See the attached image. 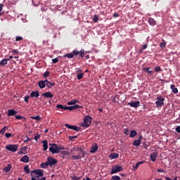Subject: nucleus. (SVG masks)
Returning a JSON list of instances; mask_svg holds the SVG:
<instances>
[{"label":"nucleus","instance_id":"nucleus-22","mask_svg":"<svg viewBox=\"0 0 180 180\" xmlns=\"http://www.w3.org/2000/svg\"><path fill=\"white\" fill-rule=\"evenodd\" d=\"M120 157V155L117 153H112L110 155L111 159H117Z\"/></svg>","mask_w":180,"mask_h":180},{"label":"nucleus","instance_id":"nucleus-59","mask_svg":"<svg viewBox=\"0 0 180 180\" xmlns=\"http://www.w3.org/2000/svg\"><path fill=\"white\" fill-rule=\"evenodd\" d=\"M165 179L166 180H177L178 177L176 176L174 179H171L169 177H166Z\"/></svg>","mask_w":180,"mask_h":180},{"label":"nucleus","instance_id":"nucleus-56","mask_svg":"<svg viewBox=\"0 0 180 180\" xmlns=\"http://www.w3.org/2000/svg\"><path fill=\"white\" fill-rule=\"evenodd\" d=\"M27 148H28L27 146H24V147H22V148H21V150H23L24 152H27Z\"/></svg>","mask_w":180,"mask_h":180},{"label":"nucleus","instance_id":"nucleus-4","mask_svg":"<svg viewBox=\"0 0 180 180\" xmlns=\"http://www.w3.org/2000/svg\"><path fill=\"white\" fill-rule=\"evenodd\" d=\"M91 117L89 116H86L84 118V124H83V127H89L91 124Z\"/></svg>","mask_w":180,"mask_h":180},{"label":"nucleus","instance_id":"nucleus-58","mask_svg":"<svg viewBox=\"0 0 180 180\" xmlns=\"http://www.w3.org/2000/svg\"><path fill=\"white\" fill-rule=\"evenodd\" d=\"M175 130L177 133H180V126H178L177 127H176Z\"/></svg>","mask_w":180,"mask_h":180},{"label":"nucleus","instance_id":"nucleus-61","mask_svg":"<svg viewBox=\"0 0 180 180\" xmlns=\"http://www.w3.org/2000/svg\"><path fill=\"white\" fill-rule=\"evenodd\" d=\"M148 46V45H147V44H146L145 45L143 46L142 47V50H146V49Z\"/></svg>","mask_w":180,"mask_h":180},{"label":"nucleus","instance_id":"nucleus-35","mask_svg":"<svg viewBox=\"0 0 180 180\" xmlns=\"http://www.w3.org/2000/svg\"><path fill=\"white\" fill-rule=\"evenodd\" d=\"M24 171H25V172H26L27 174H30V167H29L28 165H26V166L24 167Z\"/></svg>","mask_w":180,"mask_h":180},{"label":"nucleus","instance_id":"nucleus-12","mask_svg":"<svg viewBox=\"0 0 180 180\" xmlns=\"http://www.w3.org/2000/svg\"><path fill=\"white\" fill-rule=\"evenodd\" d=\"M98 149V145L97 143H95L94 145H92V146L90 148V152L92 153H95L97 152Z\"/></svg>","mask_w":180,"mask_h":180},{"label":"nucleus","instance_id":"nucleus-52","mask_svg":"<svg viewBox=\"0 0 180 180\" xmlns=\"http://www.w3.org/2000/svg\"><path fill=\"white\" fill-rule=\"evenodd\" d=\"M124 134H125L126 135H129V129H125L124 130Z\"/></svg>","mask_w":180,"mask_h":180},{"label":"nucleus","instance_id":"nucleus-46","mask_svg":"<svg viewBox=\"0 0 180 180\" xmlns=\"http://www.w3.org/2000/svg\"><path fill=\"white\" fill-rule=\"evenodd\" d=\"M139 166H140V163H136V165H135V166L134 167V168H133V170L134 171H136L138 168H139Z\"/></svg>","mask_w":180,"mask_h":180},{"label":"nucleus","instance_id":"nucleus-43","mask_svg":"<svg viewBox=\"0 0 180 180\" xmlns=\"http://www.w3.org/2000/svg\"><path fill=\"white\" fill-rule=\"evenodd\" d=\"M84 108L83 106L79 105H75L73 106L74 110H77V109H79V108Z\"/></svg>","mask_w":180,"mask_h":180},{"label":"nucleus","instance_id":"nucleus-5","mask_svg":"<svg viewBox=\"0 0 180 180\" xmlns=\"http://www.w3.org/2000/svg\"><path fill=\"white\" fill-rule=\"evenodd\" d=\"M6 149H7L9 151L16 152L18 149V146L15 144H9L6 146Z\"/></svg>","mask_w":180,"mask_h":180},{"label":"nucleus","instance_id":"nucleus-11","mask_svg":"<svg viewBox=\"0 0 180 180\" xmlns=\"http://www.w3.org/2000/svg\"><path fill=\"white\" fill-rule=\"evenodd\" d=\"M127 105L132 108H137L140 106V101L129 103Z\"/></svg>","mask_w":180,"mask_h":180},{"label":"nucleus","instance_id":"nucleus-6","mask_svg":"<svg viewBox=\"0 0 180 180\" xmlns=\"http://www.w3.org/2000/svg\"><path fill=\"white\" fill-rule=\"evenodd\" d=\"M79 55V53H78V51H73L72 53H68V54H66V55H64L63 57V58H74L75 56H77Z\"/></svg>","mask_w":180,"mask_h":180},{"label":"nucleus","instance_id":"nucleus-16","mask_svg":"<svg viewBox=\"0 0 180 180\" xmlns=\"http://www.w3.org/2000/svg\"><path fill=\"white\" fill-rule=\"evenodd\" d=\"M38 86H39V87L41 88V89L45 88L46 86V80H45V81L41 80V81L39 82H38Z\"/></svg>","mask_w":180,"mask_h":180},{"label":"nucleus","instance_id":"nucleus-29","mask_svg":"<svg viewBox=\"0 0 180 180\" xmlns=\"http://www.w3.org/2000/svg\"><path fill=\"white\" fill-rule=\"evenodd\" d=\"M136 136H137V131H136L135 130H131V131H130V135H129V136H130L131 138H134V137Z\"/></svg>","mask_w":180,"mask_h":180},{"label":"nucleus","instance_id":"nucleus-40","mask_svg":"<svg viewBox=\"0 0 180 180\" xmlns=\"http://www.w3.org/2000/svg\"><path fill=\"white\" fill-rule=\"evenodd\" d=\"M154 70H155V72H160L162 71V69H161V67H155Z\"/></svg>","mask_w":180,"mask_h":180},{"label":"nucleus","instance_id":"nucleus-23","mask_svg":"<svg viewBox=\"0 0 180 180\" xmlns=\"http://www.w3.org/2000/svg\"><path fill=\"white\" fill-rule=\"evenodd\" d=\"M157 153H153L152 154H150V160L153 162H155L157 160Z\"/></svg>","mask_w":180,"mask_h":180},{"label":"nucleus","instance_id":"nucleus-63","mask_svg":"<svg viewBox=\"0 0 180 180\" xmlns=\"http://www.w3.org/2000/svg\"><path fill=\"white\" fill-rule=\"evenodd\" d=\"M164 169H158V172H162V173H164Z\"/></svg>","mask_w":180,"mask_h":180},{"label":"nucleus","instance_id":"nucleus-3","mask_svg":"<svg viewBox=\"0 0 180 180\" xmlns=\"http://www.w3.org/2000/svg\"><path fill=\"white\" fill-rule=\"evenodd\" d=\"M164 101H165V98H162V96L157 97V101L155 102L157 108H161L164 105Z\"/></svg>","mask_w":180,"mask_h":180},{"label":"nucleus","instance_id":"nucleus-15","mask_svg":"<svg viewBox=\"0 0 180 180\" xmlns=\"http://www.w3.org/2000/svg\"><path fill=\"white\" fill-rule=\"evenodd\" d=\"M41 96H43L45 98H52L54 96L53 94L50 91L46 92V93H44V94H42Z\"/></svg>","mask_w":180,"mask_h":180},{"label":"nucleus","instance_id":"nucleus-45","mask_svg":"<svg viewBox=\"0 0 180 180\" xmlns=\"http://www.w3.org/2000/svg\"><path fill=\"white\" fill-rule=\"evenodd\" d=\"M50 75V72L46 71V72H44V74L43 75L44 77H48Z\"/></svg>","mask_w":180,"mask_h":180},{"label":"nucleus","instance_id":"nucleus-26","mask_svg":"<svg viewBox=\"0 0 180 180\" xmlns=\"http://www.w3.org/2000/svg\"><path fill=\"white\" fill-rule=\"evenodd\" d=\"M78 55L81 58H84L85 56V50L84 49H81L80 51H77Z\"/></svg>","mask_w":180,"mask_h":180},{"label":"nucleus","instance_id":"nucleus-64","mask_svg":"<svg viewBox=\"0 0 180 180\" xmlns=\"http://www.w3.org/2000/svg\"><path fill=\"white\" fill-rule=\"evenodd\" d=\"M80 72H82V70L80 69H77L76 74H79Z\"/></svg>","mask_w":180,"mask_h":180},{"label":"nucleus","instance_id":"nucleus-54","mask_svg":"<svg viewBox=\"0 0 180 180\" xmlns=\"http://www.w3.org/2000/svg\"><path fill=\"white\" fill-rule=\"evenodd\" d=\"M11 53H13V54H18L19 51H18V50L13 49L11 51Z\"/></svg>","mask_w":180,"mask_h":180},{"label":"nucleus","instance_id":"nucleus-10","mask_svg":"<svg viewBox=\"0 0 180 180\" xmlns=\"http://www.w3.org/2000/svg\"><path fill=\"white\" fill-rule=\"evenodd\" d=\"M141 139H143V136L140 135L138 140L134 141L133 145L136 146H139L141 144Z\"/></svg>","mask_w":180,"mask_h":180},{"label":"nucleus","instance_id":"nucleus-50","mask_svg":"<svg viewBox=\"0 0 180 180\" xmlns=\"http://www.w3.org/2000/svg\"><path fill=\"white\" fill-rule=\"evenodd\" d=\"M61 155H63V158H64L65 155H69V153L67 151H62Z\"/></svg>","mask_w":180,"mask_h":180},{"label":"nucleus","instance_id":"nucleus-27","mask_svg":"<svg viewBox=\"0 0 180 180\" xmlns=\"http://www.w3.org/2000/svg\"><path fill=\"white\" fill-rule=\"evenodd\" d=\"M150 69H151V68H143L142 70L144 72H147L148 75H153V71L150 70Z\"/></svg>","mask_w":180,"mask_h":180},{"label":"nucleus","instance_id":"nucleus-17","mask_svg":"<svg viewBox=\"0 0 180 180\" xmlns=\"http://www.w3.org/2000/svg\"><path fill=\"white\" fill-rule=\"evenodd\" d=\"M20 161L27 163L30 161V157L28 155H24L20 158Z\"/></svg>","mask_w":180,"mask_h":180},{"label":"nucleus","instance_id":"nucleus-33","mask_svg":"<svg viewBox=\"0 0 180 180\" xmlns=\"http://www.w3.org/2000/svg\"><path fill=\"white\" fill-rule=\"evenodd\" d=\"M57 108H60L63 110H66V105H56Z\"/></svg>","mask_w":180,"mask_h":180},{"label":"nucleus","instance_id":"nucleus-19","mask_svg":"<svg viewBox=\"0 0 180 180\" xmlns=\"http://www.w3.org/2000/svg\"><path fill=\"white\" fill-rule=\"evenodd\" d=\"M16 114H18V112L15 111V110H13V109H11V110H8V114H7V115H8V116H13V115H15Z\"/></svg>","mask_w":180,"mask_h":180},{"label":"nucleus","instance_id":"nucleus-18","mask_svg":"<svg viewBox=\"0 0 180 180\" xmlns=\"http://www.w3.org/2000/svg\"><path fill=\"white\" fill-rule=\"evenodd\" d=\"M39 96H40L39 95V91L38 90H37L36 91H32L30 94V97L31 98H33V97L38 98Z\"/></svg>","mask_w":180,"mask_h":180},{"label":"nucleus","instance_id":"nucleus-14","mask_svg":"<svg viewBox=\"0 0 180 180\" xmlns=\"http://www.w3.org/2000/svg\"><path fill=\"white\" fill-rule=\"evenodd\" d=\"M45 82H46V87H48L49 89H51L52 86H56V83L54 82H51L47 79H46Z\"/></svg>","mask_w":180,"mask_h":180},{"label":"nucleus","instance_id":"nucleus-36","mask_svg":"<svg viewBox=\"0 0 180 180\" xmlns=\"http://www.w3.org/2000/svg\"><path fill=\"white\" fill-rule=\"evenodd\" d=\"M163 42L160 43V46L161 49H164L165 47V46H167V42L165 40H162Z\"/></svg>","mask_w":180,"mask_h":180},{"label":"nucleus","instance_id":"nucleus-57","mask_svg":"<svg viewBox=\"0 0 180 180\" xmlns=\"http://www.w3.org/2000/svg\"><path fill=\"white\" fill-rule=\"evenodd\" d=\"M76 138H77V136H69V139H70V141H73L74 139H76Z\"/></svg>","mask_w":180,"mask_h":180},{"label":"nucleus","instance_id":"nucleus-37","mask_svg":"<svg viewBox=\"0 0 180 180\" xmlns=\"http://www.w3.org/2000/svg\"><path fill=\"white\" fill-rule=\"evenodd\" d=\"M98 20H99V17L97 15H94L93 21L94 22H98Z\"/></svg>","mask_w":180,"mask_h":180},{"label":"nucleus","instance_id":"nucleus-47","mask_svg":"<svg viewBox=\"0 0 180 180\" xmlns=\"http://www.w3.org/2000/svg\"><path fill=\"white\" fill-rule=\"evenodd\" d=\"M66 110H70V111H72V110H74V107L73 106H70V107H68L67 105H66Z\"/></svg>","mask_w":180,"mask_h":180},{"label":"nucleus","instance_id":"nucleus-28","mask_svg":"<svg viewBox=\"0 0 180 180\" xmlns=\"http://www.w3.org/2000/svg\"><path fill=\"white\" fill-rule=\"evenodd\" d=\"M77 154V155H79L80 157H82V158L85 157V153L82 150H78Z\"/></svg>","mask_w":180,"mask_h":180},{"label":"nucleus","instance_id":"nucleus-55","mask_svg":"<svg viewBox=\"0 0 180 180\" xmlns=\"http://www.w3.org/2000/svg\"><path fill=\"white\" fill-rule=\"evenodd\" d=\"M12 135H13V134H11V133H6V134H5V136H6V138H10V137H11Z\"/></svg>","mask_w":180,"mask_h":180},{"label":"nucleus","instance_id":"nucleus-9","mask_svg":"<svg viewBox=\"0 0 180 180\" xmlns=\"http://www.w3.org/2000/svg\"><path fill=\"white\" fill-rule=\"evenodd\" d=\"M33 173L36 174L39 176H44V172L41 169L32 170L31 172V175H32Z\"/></svg>","mask_w":180,"mask_h":180},{"label":"nucleus","instance_id":"nucleus-42","mask_svg":"<svg viewBox=\"0 0 180 180\" xmlns=\"http://www.w3.org/2000/svg\"><path fill=\"white\" fill-rule=\"evenodd\" d=\"M72 158L73 160H79V159H82V157L78 155H72Z\"/></svg>","mask_w":180,"mask_h":180},{"label":"nucleus","instance_id":"nucleus-48","mask_svg":"<svg viewBox=\"0 0 180 180\" xmlns=\"http://www.w3.org/2000/svg\"><path fill=\"white\" fill-rule=\"evenodd\" d=\"M80 179H82V176L77 177V176H73L72 177V180H79Z\"/></svg>","mask_w":180,"mask_h":180},{"label":"nucleus","instance_id":"nucleus-13","mask_svg":"<svg viewBox=\"0 0 180 180\" xmlns=\"http://www.w3.org/2000/svg\"><path fill=\"white\" fill-rule=\"evenodd\" d=\"M148 22L151 26L157 25V22L153 18H149L148 20Z\"/></svg>","mask_w":180,"mask_h":180},{"label":"nucleus","instance_id":"nucleus-2","mask_svg":"<svg viewBox=\"0 0 180 180\" xmlns=\"http://www.w3.org/2000/svg\"><path fill=\"white\" fill-rule=\"evenodd\" d=\"M124 168L122 166L114 165L112 167L110 174H114L120 172H122Z\"/></svg>","mask_w":180,"mask_h":180},{"label":"nucleus","instance_id":"nucleus-41","mask_svg":"<svg viewBox=\"0 0 180 180\" xmlns=\"http://www.w3.org/2000/svg\"><path fill=\"white\" fill-rule=\"evenodd\" d=\"M120 179H121V177L119 176H113L111 178V180H120Z\"/></svg>","mask_w":180,"mask_h":180},{"label":"nucleus","instance_id":"nucleus-34","mask_svg":"<svg viewBox=\"0 0 180 180\" xmlns=\"http://www.w3.org/2000/svg\"><path fill=\"white\" fill-rule=\"evenodd\" d=\"M8 127H4V128L0 131V134L2 135H4L6 129H8Z\"/></svg>","mask_w":180,"mask_h":180},{"label":"nucleus","instance_id":"nucleus-25","mask_svg":"<svg viewBox=\"0 0 180 180\" xmlns=\"http://www.w3.org/2000/svg\"><path fill=\"white\" fill-rule=\"evenodd\" d=\"M170 88H171V89H172V92H173L174 94H178V89H176V88L175 87V85H174V84H172V85L170 86Z\"/></svg>","mask_w":180,"mask_h":180},{"label":"nucleus","instance_id":"nucleus-20","mask_svg":"<svg viewBox=\"0 0 180 180\" xmlns=\"http://www.w3.org/2000/svg\"><path fill=\"white\" fill-rule=\"evenodd\" d=\"M42 143H43L44 150L46 151L48 149V148H49L48 141L47 140H43L42 141Z\"/></svg>","mask_w":180,"mask_h":180},{"label":"nucleus","instance_id":"nucleus-38","mask_svg":"<svg viewBox=\"0 0 180 180\" xmlns=\"http://www.w3.org/2000/svg\"><path fill=\"white\" fill-rule=\"evenodd\" d=\"M31 118L32 120H36L37 121H41V117L39 115L35 116V117H31Z\"/></svg>","mask_w":180,"mask_h":180},{"label":"nucleus","instance_id":"nucleus-53","mask_svg":"<svg viewBox=\"0 0 180 180\" xmlns=\"http://www.w3.org/2000/svg\"><path fill=\"white\" fill-rule=\"evenodd\" d=\"M25 137H26V140L24 141V143H26L27 141H31L32 140V139H30L28 136H25Z\"/></svg>","mask_w":180,"mask_h":180},{"label":"nucleus","instance_id":"nucleus-31","mask_svg":"<svg viewBox=\"0 0 180 180\" xmlns=\"http://www.w3.org/2000/svg\"><path fill=\"white\" fill-rule=\"evenodd\" d=\"M15 118L17 120H22V122L26 120V118L20 115H15Z\"/></svg>","mask_w":180,"mask_h":180},{"label":"nucleus","instance_id":"nucleus-60","mask_svg":"<svg viewBox=\"0 0 180 180\" xmlns=\"http://www.w3.org/2000/svg\"><path fill=\"white\" fill-rule=\"evenodd\" d=\"M39 138H40V135L34 136V140L36 141H37Z\"/></svg>","mask_w":180,"mask_h":180},{"label":"nucleus","instance_id":"nucleus-49","mask_svg":"<svg viewBox=\"0 0 180 180\" xmlns=\"http://www.w3.org/2000/svg\"><path fill=\"white\" fill-rule=\"evenodd\" d=\"M53 63L56 64L59 62V59L58 58H56L54 59H52Z\"/></svg>","mask_w":180,"mask_h":180},{"label":"nucleus","instance_id":"nucleus-32","mask_svg":"<svg viewBox=\"0 0 180 180\" xmlns=\"http://www.w3.org/2000/svg\"><path fill=\"white\" fill-rule=\"evenodd\" d=\"M84 76V73H78L77 74V79L81 80Z\"/></svg>","mask_w":180,"mask_h":180},{"label":"nucleus","instance_id":"nucleus-8","mask_svg":"<svg viewBox=\"0 0 180 180\" xmlns=\"http://www.w3.org/2000/svg\"><path fill=\"white\" fill-rule=\"evenodd\" d=\"M65 126L67 127L69 129H72V130H75L76 131H80L82 129L78 126H72V125H70V124H65Z\"/></svg>","mask_w":180,"mask_h":180},{"label":"nucleus","instance_id":"nucleus-7","mask_svg":"<svg viewBox=\"0 0 180 180\" xmlns=\"http://www.w3.org/2000/svg\"><path fill=\"white\" fill-rule=\"evenodd\" d=\"M47 162L48 165H50L51 167L55 165L56 164L58 163V160L51 158V157H48L47 158Z\"/></svg>","mask_w":180,"mask_h":180},{"label":"nucleus","instance_id":"nucleus-1","mask_svg":"<svg viewBox=\"0 0 180 180\" xmlns=\"http://www.w3.org/2000/svg\"><path fill=\"white\" fill-rule=\"evenodd\" d=\"M49 151H51L53 154L59 153L61 150L65 149V147L58 146V145L56 143H49Z\"/></svg>","mask_w":180,"mask_h":180},{"label":"nucleus","instance_id":"nucleus-62","mask_svg":"<svg viewBox=\"0 0 180 180\" xmlns=\"http://www.w3.org/2000/svg\"><path fill=\"white\" fill-rule=\"evenodd\" d=\"M113 17L114 18H118V17H120V15H119V13H114Z\"/></svg>","mask_w":180,"mask_h":180},{"label":"nucleus","instance_id":"nucleus-21","mask_svg":"<svg viewBox=\"0 0 180 180\" xmlns=\"http://www.w3.org/2000/svg\"><path fill=\"white\" fill-rule=\"evenodd\" d=\"M12 169V165L11 164H8L7 167H4L3 171H5L6 173L9 172Z\"/></svg>","mask_w":180,"mask_h":180},{"label":"nucleus","instance_id":"nucleus-51","mask_svg":"<svg viewBox=\"0 0 180 180\" xmlns=\"http://www.w3.org/2000/svg\"><path fill=\"white\" fill-rule=\"evenodd\" d=\"M29 98H30L29 96H25V98H24L25 102L29 103Z\"/></svg>","mask_w":180,"mask_h":180},{"label":"nucleus","instance_id":"nucleus-39","mask_svg":"<svg viewBox=\"0 0 180 180\" xmlns=\"http://www.w3.org/2000/svg\"><path fill=\"white\" fill-rule=\"evenodd\" d=\"M49 165V163L48 162H43L41 164L40 167L41 168H46Z\"/></svg>","mask_w":180,"mask_h":180},{"label":"nucleus","instance_id":"nucleus-30","mask_svg":"<svg viewBox=\"0 0 180 180\" xmlns=\"http://www.w3.org/2000/svg\"><path fill=\"white\" fill-rule=\"evenodd\" d=\"M8 61H9V60H6V59H3L0 61V65H6L8 64Z\"/></svg>","mask_w":180,"mask_h":180},{"label":"nucleus","instance_id":"nucleus-44","mask_svg":"<svg viewBox=\"0 0 180 180\" xmlns=\"http://www.w3.org/2000/svg\"><path fill=\"white\" fill-rule=\"evenodd\" d=\"M22 40H23L22 37H15V41H20Z\"/></svg>","mask_w":180,"mask_h":180},{"label":"nucleus","instance_id":"nucleus-24","mask_svg":"<svg viewBox=\"0 0 180 180\" xmlns=\"http://www.w3.org/2000/svg\"><path fill=\"white\" fill-rule=\"evenodd\" d=\"M79 103V101L78 100H76V99H72V101H68L67 103L68 105H75L76 103Z\"/></svg>","mask_w":180,"mask_h":180}]
</instances>
